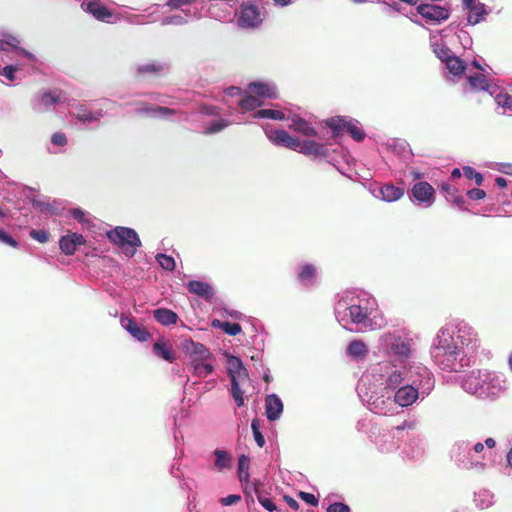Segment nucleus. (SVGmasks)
<instances>
[{
  "mask_svg": "<svg viewBox=\"0 0 512 512\" xmlns=\"http://www.w3.org/2000/svg\"><path fill=\"white\" fill-rule=\"evenodd\" d=\"M405 377V370L402 371H394L392 372L388 379H387V386L391 389L397 388L404 380Z\"/></svg>",
  "mask_w": 512,
  "mask_h": 512,
  "instance_id": "36",
  "label": "nucleus"
},
{
  "mask_svg": "<svg viewBox=\"0 0 512 512\" xmlns=\"http://www.w3.org/2000/svg\"><path fill=\"white\" fill-rule=\"evenodd\" d=\"M30 236L40 243H45L49 240L50 234L46 230H32Z\"/></svg>",
  "mask_w": 512,
  "mask_h": 512,
  "instance_id": "45",
  "label": "nucleus"
},
{
  "mask_svg": "<svg viewBox=\"0 0 512 512\" xmlns=\"http://www.w3.org/2000/svg\"><path fill=\"white\" fill-rule=\"evenodd\" d=\"M0 242L5 243L11 247L16 248L18 243L9 234L0 229Z\"/></svg>",
  "mask_w": 512,
  "mask_h": 512,
  "instance_id": "51",
  "label": "nucleus"
},
{
  "mask_svg": "<svg viewBox=\"0 0 512 512\" xmlns=\"http://www.w3.org/2000/svg\"><path fill=\"white\" fill-rule=\"evenodd\" d=\"M51 142L56 146H65L67 144L66 135L62 132H56L52 135Z\"/></svg>",
  "mask_w": 512,
  "mask_h": 512,
  "instance_id": "50",
  "label": "nucleus"
},
{
  "mask_svg": "<svg viewBox=\"0 0 512 512\" xmlns=\"http://www.w3.org/2000/svg\"><path fill=\"white\" fill-rule=\"evenodd\" d=\"M121 326L135 339L146 342L151 338V334L145 327L138 325L134 318L122 316L120 320Z\"/></svg>",
  "mask_w": 512,
  "mask_h": 512,
  "instance_id": "7",
  "label": "nucleus"
},
{
  "mask_svg": "<svg viewBox=\"0 0 512 512\" xmlns=\"http://www.w3.org/2000/svg\"><path fill=\"white\" fill-rule=\"evenodd\" d=\"M405 377L409 384H413L422 394H429L434 388L433 375L423 365H412L405 368Z\"/></svg>",
  "mask_w": 512,
  "mask_h": 512,
  "instance_id": "3",
  "label": "nucleus"
},
{
  "mask_svg": "<svg viewBox=\"0 0 512 512\" xmlns=\"http://www.w3.org/2000/svg\"><path fill=\"white\" fill-rule=\"evenodd\" d=\"M107 238L119 246L126 256L135 255L137 248L141 245V241L135 230L127 227H116L106 233Z\"/></svg>",
  "mask_w": 512,
  "mask_h": 512,
  "instance_id": "2",
  "label": "nucleus"
},
{
  "mask_svg": "<svg viewBox=\"0 0 512 512\" xmlns=\"http://www.w3.org/2000/svg\"><path fill=\"white\" fill-rule=\"evenodd\" d=\"M255 118H268L273 120L285 119V114L280 110L261 109L254 114Z\"/></svg>",
  "mask_w": 512,
  "mask_h": 512,
  "instance_id": "32",
  "label": "nucleus"
},
{
  "mask_svg": "<svg viewBox=\"0 0 512 512\" xmlns=\"http://www.w3.org/2000/svg\"><path fill=\"white\" fill-rule=\"evenodd\" d=\"M411 191L413 197L421 203L431 205L434 202L435 190L428 182L420 181L415 183Z\"/></svg>",
  "mask_w": 512,
  "mask_h": 512,
  "instance_id": "9",
  "label": "nucleus"
},
{
  "mask_svg": "<svg viewBox=\"0 0 512 512\" xmlns=\"http://www.w3.org/2000/svg\"><path fill=\"white\" fill-rule=\"evenodd\" d=\"M446 57L443 59L446 63V67L451 74L454 76H460L465 71L464 62L457 56L448 55V51H445Z\"/></svg>",
  "mask_w": 512,
  "mask_h": 512,
  "instance_id": "22",
  "label": "nucleus"
},
{
  "mask_svg": "<svg viewBox=\"0 0 512 512\" xmlns=\"http://www.w3.org/2000/svg\"><path fill=\"white\" fill-rule=\"evenodd\" d=\"M283 500L288 504L289 508H291L292 510L299 509V504L297 500H295L294 498L286 495L283 497Z\"/></svg>",
  "mask_w": 512,
  "mask_h": 512,
  "instance_id": "61",
  "label": "nucleus"
},
{
  "mask_svg": "<svg viewBox=\"0 0 512 512\" xmlns=\"http://www.w3.org/2000/svg\"><path fill=\"white\" fill-rule=\"evenodd\" d=\"M345 121L342 119H330L327 121V126H329L333 131L339 133L345 130V127H343V123Z\"/></svg>",
  "mask_w": 512,
  "mask_h": 512,
  "instance_id": "49",
  "label": "nucleus"
},
{
  "mask_svg": "<svg viewBox=\"0 0 512 512\" xmlns=\"http://www.w3.org/2000/svg\"><path fill=\"white\" fill-rule=\"evenodd\" d=\"M447 200L452 201L456 203L457 205H461L465 202L464 198L462 196H457L455 194H452L450 198L447 196Z\"/></svg>",
  "mask_w": 512,
  "mask_h": 512,
  "instance_id": "62",
  "label": "nucleus"
},
{
  "mask_svg": "<svg viewBox=\"0 0 512 512\" xmlns=\"http://www.w3.org/2000/svg\"><path fill=\"white\" fill-rule=\"evenodd\" d=\"M419 391L413 384L408 383L396 391L394 401L401 407L410 406L418 399Z\"/></svg>",
  "mask_w": 512,
  "mask_h": 512,
  "instance_id": "8",
  "label": "nucleus"
},
{
  "mask_svg": "<svg viewBox=\"0 0 512 512\" xmlns=\"http://www.w3.org/2000/svg\"><path fill=\"white\" fill-rule=\"evenodd\" d=\"M214 455L216 457L214 465L218 470H222L230 466L232 458L229 453L224 450L217 449L214 451Z\"/></svg>",
  "mask_w": 512,
  "mask_h": 512,
  "instance_id": "28",
  "label": "nucleus"
},
{
  "mask_svg": "<svg viewBox=\"0 0 512 512\" xmlns=\"http://www.w3.org/2000/svg\"><path fill=\"white\" fill-rule=\"evenodd\" d=\"M265 409L268 420L275 421L283 412V403L277 395L271 394L265 399Z\"/></svg>",
  "mask_w": 512,
  "mask_h": 512,
  "instance_id": "13",
  "label": "nucleus"
},
{
  "mask_svg": "<svg viewBox=\"0 0 512 512\" xmlns=\"http://www.w3.org/2000/svg\"><path fill=\"white\" fill-rule=\"evenodd\" d=\"M187 289L190 293L195 294L206 300H211L214 297L213 288L210 286V284L203 281H189L187 284Z\"/></svg>",
  "mask_w": 512,
  "mask_h": 512,
  "instance_id": "15",
  "label": "nucleus"
},
{
  "mask_svg": "<svg viewBox=\"0 0 512 512\" xmlns=\"http://www.w3.org/2000/svg\"><path fill=\"white\" fill-rule=\"evenodd\" d=\"M259 502L262 505V507L264 509L268 510L269 512H273L274 510H276V505L274 504V502L270 498L259 497Z\"/></svg>",
  "mask_w": 512,
  "mask_h": 512,
  "instance_id": "53",
  "label": "nucleus"
},
{
  "mask_svg": "<svg viewBox=\"0 0 512 512\" xmlns=\"http://www.w3.org/2000/svg\"><path fill=\"white\" fill-rule=\"evenodd\" d=\"M417 13L427 21L441 22L449 18V10L438 5L420 4L417 6Z\"/></svg>",
  "mask_w": 512,
  "mask_h": 512,
  "instance_id": "6",
  "label": "nucleus"
},
{
  "mask_svg": "<svg viewBox=\"0 0 512 512\" xmlns=\"http://www.w3.org/2000/svg\"><path fill=\"white\" fill-rule=\"evenodd\" d=\"M487 14L486 6L483 3H477L469 10L467 21L471 25L478 24L484 19Z\"/></svg>",
  "mask_w": 512,
  "mask_h": 512,
  "instance_id": "24",
  "label": "nucleus"
},
{
  "mask_svg": "<svg viewBox=\"0 0 512 512\" xmlns=\"http://www.w3.org/2000/svg\"><path fill=\"white\" fill-rule=\"evenodd\" d=\"M77 118L83 122H90L97 119V117L93 116L91 112L86 111L79 112L77 114Z\"/></svg>",
  "mask_w": 512,
  "mask_h": 512,
  "instance_id": "60",
  "label": "nucleus"
},
{
  "mask_svg": "<svg viewBox=\"0 0 512 512\" xmlns=\"http://www.w3.org/2000/svg\"><path fill=\"white\" fill-rule=\"evenodd\" d=\"M153 316L157 322L162 325L175 324L178 320V315L170 309L159 308L153 311Z\"/></svg>",
  "mask_w": 512,
  "mask_h": 512,
  "instance_id": "21",
  "label": "nucleus"
},
{
  "mask_svg": "<svg viewBox=\"0 0 512 512\" xmlns=\"http://www.w3.org/2000/svg\"><path fill=\"white\" fill-rule=\"evenodd\" d=\"M196 0H169L167 2V5L171 8V9H178L180 8L181 6L183 5H189L193 2H195Z\"/></svg>",
  "mask_w": 512,
  "mask_h": 512,
  "instance_id": "54",
  "label": "nucleus"
},
{
  "mask_svg": "<svg viewBox=\"0 0 512 512\" xmlns=\"http://www.w3.org/2000/svg\"><path fill=\"white\" fill-rule=\"evenodd\" d=\"M468 82L474 89L488 91L492 87L484 74L471 75L468 77Z\"/></svg>",
  "mask_w": 512,
  "mask_h": 512,
  "instance_id": "26",
  "label": "nucleus"
},
{
  "mask_svg": "<svg viewBox=\"0 0 512 512\" xmlns=\"http://www.w3.org/2000/svg\"><path fill=\"white\" fill-rule=\"evenodd\" d=\"M177 111L175 109H171L164 106H156V108H153V115H159V116H172L175 115Z\"/></svg>",
  "mask_w": 512,
  "mask_h": 512,
  "instance_id": "48",
  "label": "nucleus"
},
{
  "mask_svg": "<svg viewBox=\"0 0 512 512\" xmlns=\"http://www.w3.org/2000/svg\"><path fill=\"white\" fill-rule=\"evenodd\" d=\"M316 276L317 268L313 264L306 263L299 267L297 279L302 285H312L315 282Z\"/></svg>",
  "mask_w": 512,
  "mask_h": 512,
  "instance_id": "16",
  "label": "nucleus"
},
{
  "mask_svg": "<svg viewBox=\"0 0 512 512\" xmlns=\"http://www.w3.org/2000/svg\"><path fill=\"white\" fill-rule=\"evenodd\" d=\"M467 196L471 200H481V199H483L486 196V193L482 189L474 188V189H471V190L467 191Z\"/></svg>",
  "mask_w": 512,
  "mask_h": 512,
  "instance_id": "52",
  "label": "nucleus"
},
{
  "mask_svg": "<svg viewBox=\"0 0 512 512\" xmlns=\"http://www.w3.org/2000/svg\"><path fill=\"white\" fill-rule=\"evenodd\" d=\"M266 136L276 146H282L294 151H297L300 146V140L291 136L284 129L266 131Z\"/></svg>",
  "mask_w": 512,
  "mask_h": 512,
  "instance_id": "5",
  "label": "nucleus"
},
{
  "mask_svg": "<svg viewBox=\"0 0 512 512\" xmlns=\"http://www.w3.org/2000/svg\"><path fill=\"white\" fill-rule=\"evenodd\" d=\"M164 69V66L158 62L147 63L143 65H139L137 67L138 75L144 74H159Z\"/></svg>",
  "mask_w": 512,
  "mask_h": 512,
  "instance_id": "30",
  "label": "nucleus"
},
{
  "mask_svg": "<svg viewBox=\"0 0 512 512\" xmlns=\"http://www.w3.org/2000/svg\"><path fill=\"white\" fill-rule=\"evenodd\" d=\"M244 367L243 362L239 357L230 356L228 359V374L232 377L233 374L240 371Z\"/></svg>",
  "mask_w": 512,
  "mask_h": 512,
  "instance_id": "40",
  "label": "nucleus"
},
{
  "mask_svg": "<svg viewBox=\"0 0 512 512\" xmlns=\"http://www.w3.org/2000/svg\"><path fill=\"white\" fill-rule=\"evenodd\" d=\"M71 216L80 223L86 222L85 213L78 208H74L70 211Z\"/></svg>",
  "mask_w": 512,
  "mask_h": 512,
  "instance_id": "56",
  "label": "nucleus"
},
{
  "mask_svg": "<svg viewBox=\"0 0 512 512\" xmlns=\"http://www.w3.org/2000/svg\"><path fill=\"white\" fill-rule=\"evenodd\" d=\"M262 22L260 10L253 1H246L241 4L240 17L238 18L239 27L254 29L260 26Z\"/></svg>",
  "mask_w": 512,
  "mask_h": 512,
  "instance_id": "4",
  "label": "nucleus"
},
{
  "mask_svg": "<svg viewBox=\"0 0 512 512\" xmlns=\"http://www.w3.org/2000/svg\"><path fill=\"white\" fill-rule=\"evenodd\" d=\"M349 316L353 323L363 324L365 328L373 329L372 320L369 319L368 309L360 305H351L348 307Z\"/></svg>",
  "mask_w": 512,
  "mask_h": 512,
  "instance_id": "14",
  "label": "nucleus"
},
{
  "mask_svg": "<svg viewBox=\"0 0 512 512\" xmlns=\"http://www.w3.org/2000/svg\"><path fill=\"white\" fill-rule=\"evenodd\" d=\"M433 358L438 366L447 371H460L464 364V351L452 339H440L432 351Z\"/></svg>",
  "mask_w": 512,
  "mask_h": 512,
  "instance_id": "1",
  "label": "nucleus"
},
{
  "mask_svg": "<svg viewBox=\"0 0 512 512\" xmlns=\"http://www.w3.org/2000/svg\"><path fill=\"white\" fill-rule=\"evenodd\" d=\"M82 6H86V11L92 14L97 20L108 22L113 13L104 6L99 0H90L84 2Z\"/></svg>",
  "mask_w": 512,
  "mask_h": 512,
  "instance_id": "12",
  "label": "nucleus"
},
{
  "mask_svg": "<svg viewBox=\"0 0 512 512\" xmlns=\"http://www.w3.org/2000/svg\"><path fill=\"white\" fill-rule=\"evenodd\" d=\"M381 195L385 201H396L404 195V189L392 184H386L381 188Z\"/></svg>",
  "mask_w": 512,
  "mask_h": 512,
  "instance_id": "23",
  "label": "nucleus"
},
{
  "mask_svg": "<svg viewBox=\"0 0 512 512\" xmlns=\"http://www.w3.org/2000/svg\"><path fill=\"white\" fill-rule=\"evenodd\" d=\"M263 102L254 95H246L240 100L239 105L243 110L252 111L262 106Z\"/></svg>",
  "mask_w": 512,
  "mask_h": 512,
  "instance_id": "29",
  "label": "nucleus"
},
{
  "mask_svg": "<svg viewBox=\"0 0 512 512\" xmlns=\"http://www.w3.org/2000/svg\"><path fill=\"white\" fill-rule=\"evenodd\" d=\"M346 354L353 359L364 358L368 354V348L362 340H353L347 346Z\"/></svg>",
  "mask_w": 512,
  "mask_h": 512,
  "instance_id": "20",
  "label": "nucleus"
},
{
  "mask_svg": "<svg viewBox=\"0 0 512 512\" xmlns=\"http://www.w3.org/2000/svg\"><path fill=\"white\" fill-rule=\"evenodd\" d=\"M153 108H156V106L151 105V104L146 103V102H140L139 103V108L137 109V111L140 112V113H147V114H152L153 115Z\"/></svg>",
  "mask_w": 512,
  "mask_h": 512,
  "instance_id": "58",
  "label": "nucleus"
},
{
  "mask_svg": "<svg viewBox=\"0 0 512 512\" xmlns=\"http://www.w3.org/2000/svg\"><path fill=\"white\" fill-rule=\"evenodd\" d=\"M85 239L81 234L69 233L62 236L59 241L61 251L66 255H73L77 250L78 246L85 244Z\"/></svg>",
  "mask_w": 512,
  "mask_h": 512,
  "instance_id": "11",
  "label": "nucleus"
},
{
  "mask_svg": "<svg viewBox=\"0 0 512 512\" xmlns=\"http://www.w3.org/2000/svg\"><path fill=\"white\" fill-rule=\"evenodd\" d=\"M231 382L237 381L238 383H242V385L249 384V374L245 367H243L240 371L236 372V374H233L232 377H230Z\"/></svg>",
  "mask_w": 512,
  "mask_h": 512,
  "instance_id": "43",
  "label": "nucleus"
},
{
  "mask_svg": "<svg viewBox=\"0 0 512 512\" xmlns=\"http://www.w3.org/2000/svg\"><path fill=\"white\" fill-rule=\"evenodd\" d=\"M153 352L156 356L168 362H173L176 359L172 346L164 339H159L154 343Z\"/></svg>",
  "mask_w": 512,
  "mask_h": 512,
  "instance_id": "17",
  "label": "nucleus"
},
{
  "mask_svg": "<svg viewBox=\"0 0 512 512\" xmlns=\"http://www.w3.org/2000/svg\"><path fill=\"white\" fill-rule=\"evenodd\" d=\"M60 100V93L58 90L44 92L40 97L41 105L45 108L55 105Z\"/></svg>",
  "mask_w": 512,
  "mask_h": 512,
  "instance_id": "31",
  "label": "nucleus"
},
{
  "mask_svg": "<svg viewBox=\"0 0 512 512\" xmlns=\"http://www.w3.org/2000/svg\"><path fill=\"white\" fill-rule=\"evenodd\" d=\"M441 191L445 192L448 196H451L452 194H454V189L452 188V186L450 184H447V183H443L441 185Z\"/></svg>",
  "mask_w": 512,
  "mask_h": 512,
  "instance_id": "63",
  "label": "nucleus"
},
{
  "mask_svg": "<svg viewBox=\"0 0 512 512\" xmlns=\"http://www.w3.org/2000/svg\"><path fill=\"white\" fill-rule=\"evenodd\" d=\"M222 331L230 336H236L241 333L242 328L239 323L224 321Z\"/></svg>",
  "mask_w": 512,
  "mask_h": 512,
  "instance_id": "42",
  "label": "nucleus"
},
{
  "mask_svg": "<svg viewBox=\"0 0 512 512\" xmlns=\"http://www.w3.org/2000/svg\"><path fill=\"white\" fill-rule=\"evenodd\" d=\"M17 70L13 65H7L3 68V75L10 81L14 80V72Z\"/></svg>",
  "mask_w": 512,
  "mask_h": 512,
  "instance_id": "59",
  "label": "nucleus"
},
{
  "mask_svg": "<svg viewBox=\"0 0 512 512\" xmlns=\"http://www.w3.org/2000/svg\"><path fill=\"white\" fill-rule=\"evenodd\" d=\"M298 497L310 506L317 507L318 505V498L312 493L301 491L298 493Z\"/></svg>",
  "mask_w": 512,
  "mask_h": 512,
  "instance_id": "44",
  "label": "nucleus"
},
{
  "mask_svg": "<svg viewBox=\"0 0 512 512\" xmlns=\"http://www.w3.org/2000/svg\"><path fill=\"white\" fill-rule=\"evenodd\" d=\"M392 349L395 354L401 355V356H408L409 355V346L408 344L404 342L395 343L392 346Z\"/></svg>",
  "mask_w": 512,
  "mask_h": 512,
  "instance_id": "47",
  "label": "nucleus"
},
{
  "mask_svg": "<svg viewBox=\"0 0 512 512\" xmlns=\"http://www.w3.org/2000/svg\"><path fill=\"white\" fill-rule=\"evenodd\" d=\"M156 260L164 270L173 271L176 267L174 258L166 254H157Z\"/></svg>",
  "mask_w": 512,
  "mask_h": 512,
  "instance_id": "37",
  "label": "nucleus"
},
{
  "mask_svg": "<svg viewBox=\"0 0 512 512\" xmlns=\"http://www.w3.org/2000/svg\"><path fill=\"white\" fill-rule=\"evenodd\" d=\"M227 124L224 121H215L211 124V126L207 129V133H216L221 131Z\"/></svg>",
  "mask_w": 512,
  "mask_h": 512,
  "instance_id": "55",
  "label": "nucleus"
},
{
  "mask_svg": "<svg viewBox=\"0 0 512 512\" xmlns=\"http://www.w3.org/2000/svg\"><path fill=\"white\" fill-rule=\"evenodd\" d=\"M298 152L312 158H325L328 156V148L314 140H304L300 142Z\"/></svg>",
  "mask_w": 512,
  "mask_h": 512,
  "instance_id": "10",
  "label": "nucleus"
},
{
  "mask_svg": "<svg viewBox=\"0 0 512 512\" xmlns=\"http://www.w3.org/2000/svg\"><path fill=\"white\" fill-rule=\"evenodd\" d=\"M248 89L256 97L269 98V99L277 98L276 91L266 83L251 82L248 85Z\"/></svg>",
  "mask_w": 512,
  "mask_h": 512,
  "instance_id": "18",
  "label": "nucleus"
},
{
  "mask_svg": "<svg viewBox=\"0 0 512 512\" xmlns=\"http://www.w3.org/2000/svg\"><path fill=\"white\" fill-rule=\"evenodd\" d=\"M289 128L303 134L304 136H317V131L305 119L295 117L292 119Z\"/></svg>",
  "mask_w": 512,
  "mask_h": 512,
  "instance_id": "19",
  "label": "nucleus"
},
{
  "mask_svg": "<svg viewBox=\"0 0 512 512\" xmlns=\"http://www.w3.org/2000/svg\"><path fill=\"white\" fill-rule=\"evenodd\" d=\"M326 512H350V508L341 502L329 503Z\"/></svg>",
  "mask_w": 512,
  "mask_h": 512,
  "instance_id": "46",
  "label": "nucleus"
},
{
  "mask_svg": "<svg viewBox=\"0 0 512 512\" xmlns=\"http://www.w3.org/2000/svg\"><path fill=\"white\" fill-rule=\"evenodd\" d=\"M463 174L469 180H474L476 185L480 186L483 182V175L477 172L471 166L463 167Z\"/></svg>",
  "mask_w": 512,
  "mask_h": 512,
  "instance_id": "39",
  "label": "nucleus"
},
{
  "mask_svg": "<svg viewBox=\"0 0 512 512\" xmlns=\"http://www.w3.org/2000/svg\"><path fill=\"white\" fill-rule=\"evenodd\" d=\"M495 183H496V185H497L498 187H500V188H504V187H506V186H507V181H506V179H505V178H503V177H497V178L495 179Z\"/></svg>",
  "mask_w": 512,
  "mask_h": 512,
  "instance_id": "64",
  "label": "nucleus"
},
{
  "mask_svg": "<svg viewBox=\"0 0 512 512\" xmlns=\"http://www.w3.org/2000/svg\"><path fill=\"white\" fill-rule=\"evenodd\" d=\"M189 351L192 355L197 357L196 360L198 361H204L211 357L209 350L199 342L191 341Z\"/></svg>",
  "mask_w": 512,
  "mask_h": 512,
  "instance_id": "25",
  "label": "nucleus"
},
{
  "mask_svg": "<svg viewBox=\"0 0 512 512\" xmlns=\"http://www.w3.org/2000/svg\"><path fill=\"white\" fill-rule=\"evenodd\" d=\"M193 373L198 377H207L213 371V366L210 363L194 360L192 362Z\"/></svg>",
  "mask_w": 512,
  "mask_h": 512,
  "instance_id": "27",
  "label": "nucleus"
},
{
  "mask_svg": "<svg viewBox=\"0 0 512 512\" xmlns=\"http://www.w3.org/2000/svg\"><path fill=\"white\" fill-rule=\"evenodd\" d=\"M240 500H241V496L240 495L232 494V495H229L227 497L221 498L220 502L223 505H231V504L239 502Z\"/></svg>",
  "mask_w": 512,
  "mask_h": 512,
  "instance_id": "57",
  "label": "nucleus"
},
{
  "mask_svg": "<svg viewBox=\"0 0 512 512\" xmlns=\"http://www.w3.org/2000/svg\"><path fill=\"white\" fill-rule=\"evenodd\" d=\"M495 102L499 107L512 110V96L508 93L499 92L496 94Z\"/></svg>",
  "mask_w": 512,
  "mask_h": 512,
  "instance_id": "38",
  "label": "nucleus"
},
{
  "mask_svg": "<svg viewBox=\"0 0 512 512\" xmlns=\"http://www.w3.org/2000/svg\"><path fill=\"white\" fill-rule=\"evenodd\" d=\"M242 383H238L237 381L231 382V395L236 402L238 407H242L244 405V391L242 390Z\"/></svg>",
  "mask_w": 512,
  "mask_h": 512,
  "instance_id": "34",
  "label": "nucleus"
},
{
  "mask_svg": "<svg viewBox=\"0 0 512 512\" xmlns=\"http://www.w3.org/2000/svg\"><path fill=\"white\" fill-rule=\"evenodd\" d=\"M343 127H345L346 132H348L351 137L356 141H362L365 138V132L351 122H344Z\"/></svg>",
  "mask_w": 512,
  "mask_h": 512,
  "instance_id": "35",
  "label": "nucleus"
},
{
  "mask_svg": "<svg viewBox=\"0 0 512 512\" xmlns=\"http://www.w3.org/2000/svg\"><path fill=\"white\" fill-rule=\"evenodd\" d=\"M251 428L256 444L259 447H263L265 445V438L260 431L259 421L254 419L251 423Z\"/></svg>",
  "mask_w": 512,
  "mask_h": 512,
  "instance_id": "41",
  "label": "nucleus"
},
{
  "mask_svg": "<svg viewBox=\"0 0 512 512\" xmlns=\"http://www.w3.org/2000/svg\"><path fill=\"white\" fill-rule=\"evenodd\" d=\"M249 462V458L245 455H241L238 459V477L241 482H246L249 479Z\"/></svg>",
  "mask_w": 512,
  "mask_h": 512,
  "instance_id": "33",
  "label": "nucleus"
}]
</instances>
